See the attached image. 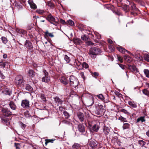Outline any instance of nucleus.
I'll return each instance as SVG.
<instances>
[{"instance_id":"obj_50","label":"nucleus","mask_w":149,"mask_h":149,"mask_svg":"<svg viewBox=\"0 0 149 149\" xmlns=\"http://www.w3.org/2000/svg\"><path fill=\"white\" fill-rule=\"evenodd\" d=\"M37 13L40 14H42L44 13V11L43 10H38L37 11Z\"/></svg>"},{"instance_id":"obj_36","label":"nucleus","mask_w":149,"mask_h":149,"mask_svg":"<svg viewBox=\"0 0 149 149\" xmlns=\"http://www.w3.org/2000/svg\"><path fill=\"white\" fill-rule=\"evenodd\" d=\"M144 58L145 60L149 62V55L147 54H145L144 55Z\"/></svg>"},{"instance_id":"obj_60","label":"nucleus","mask_w":149,"mask_h":149,"mask_svg":"<svg viewBox=\"0 0 149 149\" xmlns=\"http://www.w3.org/2000/svg\"><path fill=\"white\" fill-rule=\"evenodd\" d=\"M108 41L109 43H110V44H113V41L110 39H108Z\"/></svg>"},{"instance_id":"obj_16","label":"nucleus","mask_w":149,"mask_h":149,"mask_svg":"<svg viewBox=\"0 0 149 149\" xmlns=\"http://www.w3.org/2000/svg\"><path fill=\"white\" fill-rule=\"evenodd\" d=\"M28 74L30 77H33L35 76L34 72L32 70H29L28 72Z\"/></svg>"},{"instance_id":"obj_14","label":"nucleus","mask_w":149,"mask_h":149,"mask_svg":"<svg viewBox=\"0 0 149 149\" xmlns=\"http://www.w3.org/2000/svg\"><path fill=\"white\" fill-rule=\"evenodd\" d=\"M77 116L81 121L82 122L84 121V118L83 113L81 112L78 113L77 114Z\"/></svg>"},{"instance_id":"obj_61","label":"nucleus","mask_w":149,"mask_h":149,"mask_svg":"<svg viewBox=\"0 0 149 149\" xmlns=\"http://www.w3.org/2000/svg\"><path fill=\"white\" fill-rule=\"evenodd\" d=\"M88 45H93V43L91 41H89L87 42Z\"/></svg>"},{"instance_id":"obj_32","label":"nucleus","mask_w":149,"mask_h":149,"mask_svg":"<svg viewBox=\"0 0 149 149\" xmlns=\"http://www.w3.org/2000/svg\"><path fill=\"white\" fill-rule=\"evenodd\" d=\"M67 24L72 26L74 25V22L71 19H69L67 21Z\"/></svg>"},{"instance_id":"obj_24","label":"nucleus","mask_w":149,"mask_h":149,"mask_svg":"<svg viewBox=\"0 0 149 149\" xmlns=\"http://www.w3.org/2000/svg\"><path fill=\"white\" fill-rule=\"evenodd\" d=\"M45 34V36L47 37H53L54 36L52 33H49L48 31H46L44 32Z\"/></svg>"},{"instance_id":"obj_29","label":"nucleus","mask_w":149,"mask_h":149,"mask_svg":"<svg viewBox=\"0 0 149 149\" xmlns=\"http://www.w3.org/2000/svg\"><path fill=\"white\" fill-rule=\"evenodd\" d=\"M81 66L82 67L79 68L80 69H82L84 68H87L88 67V65L85 62H83L81 64Z\"/></svg>"},{"instance_id":"obj_8","label":"nucleus","mask_w":149,"mask_h":149,"mask_svg":"<svg viewBox=\"0 0 149 149\" xmlns=\"http://www.w3.org/2000/svg\"><path fill=\"white\" fill-rule=\"evenodd\" d=\"M29 101L26 100H23L22 102L21 106L24 108H27L29 107Z\"/></svg>"},{"instance_id":"obj_42","label":"nucleus","mask_w":149,"mask_h":149,"mask_svg":"<svg viewBox=\"0 0 149 149\" xmlns=\"http://www.w3.org/2000/svg\"><path fill=\"white\" fill-rule=\"evenodd\" d=\"M55 140L54 139H46L45 140V145H47V143L49 142H51L52 143H53V142Z\"/></svg>"},{"instance_id":"obj_27","label":"nucleus","mask_w":149,"mask_h":149,"mask_svg":"<svg viewBox=\"0 0 149 149\" xmlns=\"http://www.w3.org/2000/svg\"><path fill=\"white\" fill-rule=\"evenodd\" d=\"M130 127V125L128 123H125L123 124V130L128 129Z\"/></svg>"},{"instance_id":"obj_37","label":"nucleus","mask_w":149,"mask_h":149,"mask_svg":"<svg viewBox=\"0 0 149 149\" xmlns=\"http://www.w3.org/2000/svg\"><path fill=\"white\" fill-rule=\"evenodd\" d=\"M64 59L67 63H69L70 60V58L66 55L64 56Z\"/></svg>"},{"instance_id":"obj_55","label":"nucleus","mask_w":149,"mask_h":149,"mask_svg":"<svg viewBox=\"0 0 149 149\" xmlns=\"http://www.w3.org/2000/svg\"><path fill=\"white\" fill-rule=\"evenodd\" d=\"M119 66L122 69H125V65H123L122 64H118Z\"/></svg>"},{"instance_id":"obj_46","label":"nucleus","mask_w":149,"mask_h":149,"mask_svg":"<svg viewBox=\"0 0 149 149\" xmlns=\"http://www.w3.org/2000/svg\"><path fill=\"white\" fill-rule=\"evenodd\" d=\"M97 96L99 99H100L102 100H104V97L103 95L102 94H100L97 95Z\"/></svg>"},{"instance_id":"obj_30","label":"nucleus","mask_w":149,"mask_h":149,"mask_svg":"<svg viewBox=\"0 0 149 149\" xmlns=\"http://www.w3.org/2000/svg\"><path fill=\"white\" fill-rule=\"evenodd\" d=\"M79 144L78 143H74L72 146L73 149H79Z\"/></svg>"},{"instance_id":"obj_4","label":"nucleus","mask_w":149,"mask_h":149,"mask_svg":"<svg viewBox=\"0 0 149 149\" xmlns=\"http://www.w3.org/2000/svg\"><path fill=\"white\" fill-rule=\"evenodd\" d=\"M105 111L103 106L101 104L98 105L95 111L97 115H102Z\"/></svg>"},{"instance_id":"obj_7","label":"nucleus","mask_w":149,"mask_h":149,"mask_svg":"<svg viewBox=\"0 0 149 149\" xmlns=\"http://www.w3.org/2000/svg\"><path fill=\"white\" fill-rule=\"evenodd\" d=\"M23 81V78L21 76H17L15 79V82L16 84L18 85H21Z\"/></svg>"},{"instance_id":"obj_5","label":"nucleus","mask_w":149,"mask_h":149,"mask_svg":"<svg viewBox=\"0 0 149 149\" xmlns=\"http://www.w3.org/2000/svg\"><path fill=\"white\" fill-rule=\"evenodd\" d=\"M44 76L42 78V81L45 83H48L50 81V77L49 75V73L45 70H44Z\"/></svg>"},{"instance_id":"obj_56","label":"nucleus","mask_w":149,"mask_h":149,"mask_svg":"<svg viewBox=\"0 0 149 149\" xmlns=\"http://www.w3.org/2000/svg\"><path fill=\"white\" fill-rule=\"evenodd\" d=\"M60 22L61 23L63 24H67V22L66 23L65 20H63L62 19H60Z\"/></svg>"},{"instance_id":"obj_10","label":"nucleus","mask_w":149,"mask_h":149,"mask_svg":"<svg viewBox=\"0 0 149 149\" xmlns=\"http://www.w3.org/2000/svg\"><path fill=\"white\" fill-rule=\"evenodd\" d=\"M97 146V144L95 141H91L89 143V149H95Z\"/></svg>"},{"instance_id":"obj_49","label":"nucleus","mask_w":149,"mask_h":149,"mask_svg":"<svg viewBox=\"0 0 149 149\" xmlns=\"http://www.w3.org/2000/svg\"><path fill=\"white\" fill-rule=\"evenodd\" d=\"M117 58L118 59V60L121 63H123V60L122 57L121 56H117Z\"/></svg>"},{"instance_id":"obj_43","label":"nucleus","mask_w":149,"mask_h":149,"mask_svg":"<svg viewBox=\"0 0 149 149\" xmlns=\"http://www.w3.org/2000/svg\"><path fill=\"white\" fill-rule=\"evenodd\" d=\"M81 39L83 40L86 41L88 39V37L85 35H83L81 36Z\"/></svg>"},{"instance_id":"obj_2","label":"nucleus","mask_w":149,"mask_h":149,"mask_svg":"<svg viewBox=\"0 0 149 149\" xmlns=\"http://www.w3.org/2000/svg\"><path fill=\"white\" fill-rule=\"evenodd\" d=\"M46 19L51 24H53L55 26H57L59 22V20L57 17H54L51 14L47 15Z\"/></svg>"},{"instance_id":"obj_33","label":"nucleus","mask_w":149,"mask_h":149,"mask_svg":"<svg viewBox=\"0 0 149 149\" xmlns=\"http://www.w3.org/2000/svg\"><path fill=\"white\" fill-rule=\"evenodd\" d=\"M145 120L144 118V117H141L138 118L137 120V122H138L139 121H141L142 123H143L145 121Z\"/></svg>"},{"instance_id":"obj_40","label":"nucleus","mask_w":149,"mask_h":149,"mask_svg":"<svg viewBox=\"0 0 149 149\" xmlns=\"http://www.w3.org/2000/svg\"><path fill=\"white\" fill-rule=\"evenodd\" d=\"M118 119L121 121V122H127V120L125 118L122 116H120L118 118Z\"/></svg>"},{"instance_id":"obj_26","label":"nucleus","mask_w":149,"mask_h":149,"mask_svg":"<svg viewBox=\"0 0 149 149\" xmlns=\"http://www.w3.org/2000/svg\"><path fill=\"white\" fill-rule=\"evenodd\" d=\"M16 31L17 33L22 34H24L26 33V31L22 29H17Z\"/></svg>"},{"instance_id":"obj_41","label":"nucleus","mask_w":149,"mask_h":149,"mask_svg":"<svg viewBox=\"0 0 149 149\" xmlns=\"http://www.w3.org/2000/svg\"><path fill=\"white\" fill-rule=\"evenodd\" d=\"M118 50L120 52L123 53H124L126 50L125 49L121 47H120L118 48Z\"/></svg>"},{"instance_id":"obj_48","label":"nucleus","mask_w":149,"mask_h":149,"mask_svg":"<svg viewBox=\"0 0 149 149\" xmlns=\"http://www.w3.org/2000/svg\"><path fill=\"white\" fill-rule=\"evenodd\" d=\"M47 5L50 6L51 8H52L54 7V5L52 3L51 1H48L47 2Z\"/></svg>"},{"instance_id":"obj_31","label":"nucleus","mask_w":149,"mask_h":149,"mask_svg":"<svg viewBox=\"0 0 149 149\" xmlns=\"http://www.w3.org/2000/svg\"><path fill=\"white\" fill-rule=\"evenodd\" d=\"M143 93L145 95L148 96L149 97V91L146 89H144L142 90Z\"/></svg>"},{"instance_id":"obj_58","label":"nucleus","mask_w":149,"mask_h":149,"mask_svg":"<svg viewBox=\"0 0 149 149\" xmlns=\"http://www.w3.org/2000/svg\"><path fill=\"white\" fill-rule=\"evenodd\" d=\"M131 6L132 8V10H136V6L134 4H133L132 6Z\"/></svg>"},{"instance_id":"obj_9","label":"nucleus","mask_w":149,"mask_h":149,"mask_svg":"<svg viewBox=\"0 0 149 149\" xmlns=\"http://www.w3.org/2000/svg\"><path fill=\"white\" fill-rule=\"evenodd\" d=\"M128 69L131 70V71L134 72H139V71L136 67L134 65H132L129 64L128 65Z\"/></svg>"},{"instance_id":"obj_64","label":"nucleus","mask_w":149,"mask_h":149,"mask_svg":"<svg viewBox=\"0 0 149 149\" xmlns=\"http://www.w3.org/2000/svg\"><path fill=\"white\" fill-rule=\"evenodd\" d=\"M146 134L149 137V130L146 132Z\"/></svg>"},{"instance_id":"obj_39","label":"nucleus","mask_w":149,"mask_h":149,"mask_svg":"<svg viewBox=\"0 0 149 149\" xmlns=\"http://www.w3.org/2000/svg\"><path fill=\"white\" fill-rule=\"evenodd\" d=\"M1 39L3 42L4 44H6L7 43L8 41V40L6 38L4 37H2L1 38Z\"/></svg>"},{"instance_id":"obj_19","label":"nucleus","mask_w":149,"mask_h":149,"mask_svg":"<svg viewBox=\"0 0 149 149\" xmlns=\"http://www.w3.org/2000/svg\"><path fill=\"white\" fill-rule=\"evenodd\" d=\"M128 104L132 107L136 108L137 107V105L134 101H129L128 102Z\"/></svg>"},{"instance_id":"obj_20","label":"nucleus","mask_w":149,"mask_h":149,"mask_svg":"<svg viewBox=\"0 0 149 149\" xmlns=\"http://www.w3.org/2000/svg\"><path fill=\"white\" fill-rule=\"evenodd\" d=\"M9 105L10 108L13 110H15L16 109V106L13 102H10Z\"/></svg>"},{"instance_id":"obj_38","label":"nucleus","mask_w":149,"mask_h":149,"mask_svg":"<svg viewBox=\"0 0 149 149\" xmlns=\"http://www.w3.org/2000/svg\"><path fill=\"white\" fill-rule=\"evenodd\" d=\"M144 72L146 77L149 78V70L148 69H145Z\"/></svg>"},{"instance_id":"obj_59","label":"nucleus","mask_w":149,"mask_h":149,"mask_svg":"<svg viewBox=\"0 0 149 149\" xmlns=\"http://www.w3.org/2000/svg\"><path fill=\"white\" fill-rule=\"evenodd\" d=\"M115 93L116 95H117L118 96H119L121 95V94L120 93H119V92H118L117 91H116L115 92Z\"/></svg>"},{"instance_id":"obj_11","label":"nucleus","mask_w":149,"mask_h":149,"mask_svg":"<svg viewBox=\"0 0 149 149\" xmlns=\"http://www.w3.org/2000/svg\"><path fill=\"white\" fill-rule=\"evenodd\" d=\"M24 45L26 47L29 49H31L33 48V45L32 43L28 40H26Z\"/></svg>"},{"instance_id":"obj_13","label":"nucleus","mask_w":149,"mask_h":149,"mask_svg":"<svg viewBox=\"0 0 149 149\" xmlns=\"http://www.w3.org/2000/svg\"><path fill=\"white\" fill-rule=\"evenodd\" d=\"M61 82L64 85H66L68 83V81L65 77H62L60 79Z\"/></svg>"},{"instance_id":"obj_54","label":"nucleus","mask_w":149,"mask_h":149,"mask_svg":"<svg viewBox=\"0 0 149 149\" xmlns=\"http://www.w3.org/2000/svg\"><path fill=\"white\" fill-rule=\"evenodd\" d=\"M5 65L6 64L5 63L0 62V67H5Z\"/></svg>"},{"instance_id":"obj_44","label":"nucleus","mask_w":149,"mask_h":149,"mask_svg":"<svg viewBox=\"0 0 149 149\" xmlns=\"http://www.w3.org/2000/svg\"><path fill=\"white\" fill-rule=\"evenodd\" d=\"M63 114L64 115L65 118H68L70 117V115L66 111H64L63 112Z\"/></svg>"},{"instance_id":"obj_28","label":"nucleus","mask_w":149,"mask_h":149,"mask_svg":"<svg viewBox=\"0 0 149 149\" xmlns=\"http://www.w3.org/2000/svg\"><path fill=\"white\" fill-rule=\"evenodd\" d=\"M40 98L41 100V102H46V97L43 94H41L40 96Z\"/></svg>"},{"instance_id":"obj_15","label":"nucleus","mask_w":149,"mask_h":149,"mask_svg":"<svg viewBox=\"0 0 149 149\" xmlns=\"http://www.w3.org/2000/svg\"><path fill=\"white\" fill-rule=\"evenodd\" d=\"M87 103L88 106L93 105L94 103L93 97H91L90 99L88 100Z\"/></svg>"},{"instance_id":"obj_57","label":"nucleus","mask_w":149,"mask_h":149,"mask_svg":"<svg viewBox=\"0 0 149 149\" xmlns=\"http://www.w3.org/2000/svg\"><path fill=\"white\" fill-rule=\"evenodd\" d=\"M80 75L82 77V78L84 80L85 79V77L84 76V72H81L80 73Z\"/></svg>"},{"instance_id":"obj_51","label":"nucleus","mask_w":149,"mask_h":149,"mask_svg":"<svg viewBox=\"0 0 149 149\" xmlns=\"http://www.w3.org/2000/svg\"><path fill=\"white\" fill-rule=\"evenodd\" d=\"M20 124L21 128L22 129H24L26 125L25 124H23L22 122H20Z\"/></svg>"},{"instance_id":"obj_52","label":"nucleus","mask_w":149,"mask_h":149,"mask_svg":"<svg viewBox=\"0 0 149 149\" xmlns=\"http://www.w3.org/2000/svg\"><path fill=\"white\" fill-rule=\"evenodd\" d=\"M0 77L2 79H4L5 78V76L0 70Z\"/></svg>"},{"instance_id":"obj_1","label":"nucleus","mask_w":149,"mask_h":149,"mask_svg":"<svg viewBox=\"0 0 149 149\" xmlns=\"http://www.w3.org/2000/svg\"><path fill=\"white\" fill-rule=\"evenodd\" d=\"M101 52L100 49L97 47H94L90 49L89 54L91 57L93 58L95 57L96 55L101 53Z\"/></svg>"},{"instance_id":"obj_3","label":"nucleus","mask_w":149,"mask_h":149,"mask_svg":"<svg viewBox=\"0 0 149 149\" xmlns=\"http://www.w3.org/2000/svg\"><path fill=\"white\" fill-rule=\"evenodd\" d=\"M70 85L72 87L76 88L79 84L77 79L74 76L71 75L70 77Z\"/></svg>"},{"instance_id":"obj_47","label":"nucleus","mask_w":149,"mask_h":149,"mask_svg":"<svg viewBox=\"0 0 149 149\" xmlns=\"http://www.w3.org/2000/svg\"><path fill=\"white\" fill-rule=\"evenodd\" d=\"M120 111L121 112L124 113L125 114H127L128 115L129 114V112L127 111V110L125 109H121V110H120Z\"/></svg>"},{"instance_id":"obj_18","label":"nucleus","mask_w":149,"mask_h":149,"mask_svg":"<svg viewBox=\"0 0 149 149\" xmlns=\"http://www.w3.org/2000/svg\"><path fill=\"white\" fill-rule=\"evenodd\" d=\"M79 130L80 132H84L85 129L84 126L82 124H80L78 125Z\"/></svg>"},{"instance_id":"obj_62","label":"nucleus","mask_w":149,"mask_h":149,"mask_svg":"<svg viewBox=\"0 0 149 149\" xmlns=\"http://www.w3.org/2000/svg\"><path fill=\"white\" fill-rule=\"evenodd\" d=\"M93 74L96 77H97L99 75L98 73L97 72H94Z\"/></svg>"},{"instance_id":"obj_35","label":"nucleus","mask_w":149,"mask_h":149,"mask_svg":"<svg viewBox=\"0 0 149 149\" xmlns=\"http://www.w3.org/2000/svg\"><path fill=\"white\" fill-rule=\"evenodd\" d=\"M138 143L141 146H143L145 144L146 142L142 140L138 141Z\"/></svg>"},{"instance_id":"obj_17","label":"nucleus","mask_w":149,"mask_h":149,"mask_svg":"<svg viewBox=\"0 0 149 149\" xmlns=\"http://www.w3.org/2000/svg\"><path fill=\"white\" fill-rule=\"evenodd\" d=\"M3 91L5 94L7 95H10L11 93V90L8 88H6Z\"/></svg>"},{"instance_id":"obj_23","label":"nucleus","mask_w":149,"mask_h":149,"mask_svg":"<svg viewBox=\"0 0 149 149\" xmlns=\"http://www.w3.org/2000/svg\"><path fill=\"white\" fill-rule=\"evenodd\" d=\"M25 89L26 90L30 91H32L33 90V88L29 84H26Z\"/></svg>"},{"instance_id":"obj_63","label":"nucleus","mask_w":149,"mask_h":149,"mask_svg":"<svg viewBox=\"0 0 149 149\" xmlns=\"http://www.w3.org/2000/svg\"><path fill=\"white\" fill-rule=\"evenodd\" d=\"M146 87L147 88H149V84L147 83H146Z\"/></svg>"},{"instance_id":"obj_21","label":"nucleus","mask_w":149,"mask_h":149,"mask_svg":"<svg viewBox=\"0 0 149 149\" xmlns=\"http://www.w3.org/2000/svg\"><path fill=\"white\" fill-rule=\"evenodd\" d=\"M124 59L128 63H130L132 61V58L129 56H125L124 57Z\"/></svg>"},{"instance_id":"obj_25","label":"nucleus","mask_w":149,"mask_h":149,"mask_svg":"<svg viewBox=\"0 0 149 149\" xmlns=\"http://www.w3.org/2000/svg\"><path fill=\"white\" fill-rule=\"evenodd\" d=\"M54 99L55 101L58 102L60 104H61L63 101H62L58 97H55L54 98Z\"/></svg>"},{"instance_id":"obj_34","label":"nucleus","mask_w":149,"mask_h":149,"mask_svg":"<svg viewBox=\"0 0 149 149\" xmlns=\"http://www.w3.org/2000/svg\"><path fill=\"white\" fill-rule=\"evenodd\" d=\"M104 132L106 135H108L110 132V130L108 127H106L103 129Z\"/></svg>"},{"instance_id":"obj_53","label":"nucleus","mask_w":149,"mask_h":149,"mask_svg":"<svg viewBox=\"0 0 149 149\" xmlns=\"http://www.w3.org/2000/svg\"><path fill=\"white\" fill-rule=\"evenodd\" d=\"M15 145L16 147V149H20L19 147V143H15Z\"/></svg>"},{"instance_id":"obj_45","label":"nucleus","mask_w":149,"mask_h":149,"mask_svg":"<svg viewBox=\"0 0 149 149\" xmlns=\"http://www.w3.org/2000/svg\"><path fill=\"white\" fill-rule=\"evenodd\" d=\"M30 5V6L33 9H36L37 8V6L36 5L33 3H29Z\"/></svg>"},{"instance_id":"obj_22","label":"nucleus","mask_w":149,"mask_h":149,"mask_svg":"<svg viewBox=\"0 0 149 149\" xmlns=\"http://www.w3.org/2000/svg\"><path fill=\"white\" fill-rule=\"evenodd\" d=\"M74 41L76 44L79 45L81 42V41L80 39L78 38H75L74 40Z\"/></svg>"},{"instance_id":"obj_12","label":"nucleus","mask_w":149,"mask_h":149,"mask_svg":"<svg viewBox=\"0 0 149 149\" xmlns=\"http://www.w3.org/2000/svg\"><path fill=\"white\" fill-rule=\"evenodd\" d=\"M99 123H97L93 126L91 128V130L97 132L99 130Z\"/></svg>"},{"instance_id":"obj_6","label":"nucleus","mask_w":149,"mask_h":149,"mask_svg":"<svg viewBox=\"0 0 149 149\" xmlns=\"http://www.w3.org/2000/svg\"><path fill=\"white\" fill-rule=\"evenodd\" d=\"M1 111L3 115L5 116H8L11 114V113L7 108H2Z\"/></svg>"}]
</instances>
